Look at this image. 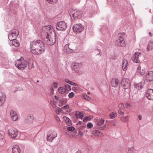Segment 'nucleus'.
Masks as SVG:
<instances>
[{
	"label": "nucleus",
	"mask_w": 153,
	"mask_h": 153,
	"mask_svg": "<svg viewBox=\"0 0 153 153\" xmlns=\"http://www.w3.org/2000/svg\"><path fill=\"white\" fill-rule=\"evenodd\" d=\"M30 51L35 55L42 53L45 51L44 45L40 40L32 41L30 43Z\"/></svg>",
	"instance_id": "1"
},
{
	"label": "nucleus",
	"mask_w": 153,
	"mask_h": 153,
	"mask_svg": "<svg viewBox=\"0 0 153 153\" xmlns=\"http://www.w3.org/2000/svg\"><path fill=\"white\" fill-rule=\"evenodd\" d=\"M125 33L123 32L119 33L115 42L116 45L118 46L124 47L126 46V43L124 40Z\"/></svg>",
	"instance_id": "2"
},
{
	"label": "nucleus",
	"mask_w": 153,
	"mask_h": 153,
	"mask_svg": "<svg viewBox=\"0 0 153 153\" xmlns=\"http://www.w3.org/2000/svg\"><path fill=\"white\" fill-rule=\"evenodd\" d=\"M15 65L18 69H23L27 67V63L23 57H21L15 61Z\"/></svg>",
	"instance_id": "3"
},
{
	"label": "nucleus",
	"mask_w": 153,
	"mask_h": 153,
	"mask_svg": "<svg viewBox=\"0 0 153 153\" xmlns=\"http://www.w3.org/2000/svg\"><path fill=\"white\" fill-rule=\"evenodd\" d=\"M8 135L11 138L15 139L18 136V132L15 128H11L8 130Z\"/></svg>",
	"instance_id": "4"
},
{
	"label": "nucleus",
	"mask_w": 153,
	"mask_h": 153,
	"mask_svg": "<svg viewBox=\"0 0 153 153\" xmlns=\"http://www.w3.org/2000/svg\"><path fill=\"white\" fill-rule=\"evenodd\" d=\"M48 39L47 40V44L49 45H53L56 41V36L55 33H53L51 35L47 36Z\"/></svg>",
	"instance_id": "5"
},
{
	"label": "nucleus",
	"mask_w": 153,
	"mask_h": 153,
	"mask_svg": "<svg viewBox=\"0 0 153 153\" xmlns=\"http://www.w3.org/2000/svg\"><path fill=\"white\" fill-rule=\"evenodd\" d=\"M42 30L43 33H45L47 34V36H49L53 33H54L53 30V27L50 25L43 27Z\"/></svg>",
	"instance_id": "6"
},
{
	"label": "nucleus",
	"mask_w": 153,
	"mask_h": 153,
	"mask_svg": "<svg viewBox=\"0 0 153 153\" xmlns=\"http://www.w3.org/2000/svg\"><path fill=\"white\" fill-rule=\"evenodd\" d=\"M71 90V86L68 85H66L65 86H62L58 88L59 92L62 94L68 93Z\"/></svg>",
	"instance_id": "7"
},
{
	"label": "nucleus",
	"mask_w": 153,
	"mask_h": 153,
	"mask_svg": "<svg viewBox=\"0 0 153 153\" xmlns=\"http://www.w3.org/2000/svg\"><path fill=\"white\" fill-rule=\"evenodd\" d=\"M56 27L58 30L63 31L67 28V24L64 22L60 21L56 25Z\"/></svg>",
	"instance_id": "8"
},
{
	"label": "nucleus",
	"mask_w": 153,
	"mask_h": 153,
	"mask_svg": "<svg viewBox=\"0 0 153 153\" xmlns=\"http://www.w3.org/2000/svg\"><path fill=\"white\" fill-rule=\"evenodd\" d=\"M74 31L76 33H79L83 30L84 27L80 24H75L73 27Z\"/></svg>",
	"instance_id": "9"
},
{
	"label": "nucleus",
	"mask_w": 153,
	"mask_h": 153,
	"mask_svg": "<svg viewBox=\"0 0 153 153\" xmlns=\"http://www.w3.org/2000/svg\"><path fill=\"white\" fill-rule=\"evenodd\" d=\"M70 14L72 18L76 19L81 14V12L77 10H71Z\"/></svg>",
	"instance_id": "10"
},
{
	"label": "nucleus",
	"mask_w": 153,
	"mask_h": 153,
	"mask_svg": "<svg viewBox=\"0 0 153 153\" xmlns=\"http://www.w3.org/2000/svg\"><path fill=\"white\" fill-rule=\"evenodd\" d=\"M19 35V31L17 30H15L10 33L8 35V38L9 40L13 41Z\"/></svg>",
	"instance_id": "11"
},
{
	"label": "nucleus",
	"mask_w": 153,
	"mask_h": 153,
	"mask_svg": "<svg viewBox=\"0 0 153 153\" xmlns=\"http://www.w3.org/2000/svg\"><path fill=\"white\" fill-rule=\"evenodd\" d=\"M141 56V54L139 52H136L132 56V61L135 63H138L140 61V58Z\"/></svg>",
	"instance_id": "12"
},
{
	"label": "nucleus",
	"mask_w": 153,
	"mask_h": 153,
	"mask_svg": "<svg viewBox=\"0 0 153 153\" xmlns=\"http://www.w3.org/2000/svg\"><path fill=\"white\" fill-rule=\"evenodd\" d=\"M57 136V133L55 132H53L48 134L47 137V141L51 142Z\"/></svg>",
	"instance_id": "13"
},
{
	"label": "nucleus",
	"mask_w": 153,
	"mask_h": 153,
	"mask_svg": "<svg viewBox=\"0 0 153 153\" xmlns=\"http://www.w3.org/2000/svg\"><path fill=\"white\" fill-rule=\"evenodd\" d=\"M145 79L147 82H151L153 80V71L147 72L145 75Z\"/></svg>",
	"instance_id": "14"
},
{
	"label": "nucleus",
	"mask_w": 153,
	"mask_h": 153,
	"mask_svg": "<svg viewBox=\"0 0 153 153\" xmlns=\"http://www.w3.org/2000/svg\"><path fill=\"white\" fill-rule=\"evenodd\" d=\"M105 120H104L102 118L97 119L96 122L97 126L99 128H101L102 129H104L105 128V126L102 127V126Z\"/></svg>",
	"instance_id": "15"
},
{
	"label": "nucleus",
	"mask_w": 153,
	"mask_h": 153,
	"mask_svg": "<svg viewBox=\"0 0 153 153\" xmlns=\"http://www.w3.org/2000/svg\"><path fill=\"white\" fill-rule=\"evenodd\" d=\"M122 85L125 89L129 88L130 85L129 80L126 79H123Z\"/></svg>",
	"instance_id": "16"
},
{
	"label": "nucleus",
	"mask_w": 153,
	"mask_h": 153,
	"mask_svg": "<svg viewBox=\"0 0 153 153\" xmlns=\"http://www.w3.org/2000/svg\"><path fill=\"white\" fill-rule=\"evenodd\" d=\"M146 97L149 100H153V89H149L147 90Z\"/></svg>",
	"instance_id": "17"
},
{
	"label": "nucleus",
	"mask_w": 153,
	"mask_h": 153,
	"mask_svg": "<svg viewBox=\"0 0 153 153\" xmlns=\"http://www.w3.org/2000/svg\"><path fill=\"white\" fill-rule=\"evenodd\" d=\"M10 115L12 120L13 121H16L18 120V117L16 112L11 110L10 111Z\"/></svg>",
	"instance_id": "18"
},
{
	"label": "nucleus",
	"mask_w": 153,
	"mask_h": 153,
	"mask_svg": "<svg viewBox=\"0 0 153 153\" xmlns=\"http://www.w3.org/2000/svg\"><path fill=\"white\" fill-rule=\"evenodd\" d=\"M137 72L138 74L143 75L145 73V70L144 68H142L141 65H139L137 67Z\"/></svg>",
	"instance_id": "19"
},
{
	"label": "nucleus",
	"mask_w": 153,
	"mask_h": 153,
	"mask_svg": "<svg viewBox=\"0 0 153 153\" xmlns=\"http://www.w3.org/2000/svg\"><path fill=\"white\" fill-rule=\"evenodd\" d=\"M111 84L112 86L116 87L119 84V82L117 79L114 78L111 80Z\"/></svg>",
	"instance_id": "20"
},
{
	"label": "nucleus",
	"mask_w": 153,
	"mask_h": 153,
	"mask_svg": "<svg viewBox=\"0 0 153 153\" xmlns=\"http://www.w3.org/2000/svg\"><path fill=\"white\" fill-rule=\"evenodd\" d=\"M20 149L19 146L17 145H14L12 148V153H19Z\"/></svg>",
	"instance_id": "21"
},
{
	"label": "nucleus",
	"mask_w": 153,
	"mask_h": 153,
	"mask_svg": "<svg viewBox=\"0 0 153 153\" xmlns=\"http://www.w3.org/2000/svg\"><path fill=\"white\" fill-rule=\"evenodd\" d=\"M92 134L95 136L98 137H101L103 136V134L100 131L97 130H94L92 132Z\"/></svg>",
	"instance_id": "22"
},
{
	"label": "nucleus",
	"mask_w": 153,
	"mask_h": 153,
	"mask_svg": "<svg viewBox=\"0 0 153 153\" xmlns=\"http://www.w3.org/2000/svg\"><path fill=\"white\" fill-rule=\"evenodd\" d=\"M128 65V61L127 60L123 59L122 62V67L123 70L124 71L126 70L127 67Z\"/></svg>",
	"instance_id": "23"
},
{
	"label": "nucleus",
	"mask_w": 153,
	"mask_h": 153,
	"mask_svg": "<svg viewBox=\"0 0 153 153\" xmlns=\"http://www.w3.org/2000/svg\"><path fill=\"white\" fill-rule=\"evenodd\" d=\"M147 51H149L153 49V42L150 41L149 42L147 47Z\"/></svg>",
	"instance_id": "24"
},
{
	"label": "nucleus",
	"mask_w": 153,
	"mask_h": 153,
	"mask_svg": "<svg viewBox=\"0 0 153 153\" xmlns=\"http://www.w3.org/2000/svg\"><path fill=\"white\" fill-rule=\"evenodd\" d=\"M75 115L77 118H79L82 119L83 116V114L78 111H76L75 112Z\"/></svg>",
	"instance_id": "25"
},
{
	"label": "nucleus",
	"mask_w": 153,
	"mask_h": 153,
	"mask_svg": "<svg viewBox=\"0 0 153 153\" xmlns=\"http://www.w3.org/2000/svg\"><path fill=\"white\" fill-rule=\"evenodd\" d=\"M28 67L30 69L33 68V61L32 59H30L28 61Z\"/></svg>",
	"instance_id": "26"
},
{
	"label": "nucleus",
	"mask_w": 153,
	"mask_h": 153,
	"mask_svg": "<svg viewBox=\"0 0 153 153\" xmlns=\"http://www.w3.org/2000/svg\"><path fill=\"white\" fill-rule=\"evenodd\" d=\"M64 120L65 121L66 124L68 126L71 125V122L70 120L66 116H64L63 117Z\"/></svg>",
	"instance_id": "27"
},
{
	"label": "nucleus",
	"mask_w": 153,
	"mask_h": 153,
	"mask_svg": "<svg viewBox=\"0 0 153 153\" xmlns=\"http://www.w3.org/2000/svg\"><path fill=\"white\" fill-rule=\"evenodd\" d=\"M12 43L13 45L16 47H18L20 45L19 41L16 39L12 41Z\"/></svg>",
	"instance_id": "28"
},
{
	"label": "nucleus",
	"mask_w": 153,
	"mask_h": 153,
	"mask_svg": "<svg viewBox=\"0 0 153 153\" xmlns=\"http://www.w3.org/2000/svg\"><path fill=\"white\" fill-rule=\"evenodd\" d=\"M128 116L121 117L120 118L121 121L125 122L127 123L128 121Z\"/></svg>",
	"instance_id": "29"
},
{
	"label": "nucleus",
	"mask_w": 153,
	"mask_h": 153,
	"mask_svg": "<svg viewBox=\"0 0 153 153\" xmlns=\"http://www.w3.org/2000/svg\"><path fill=\"white\" fill-rule=\"evenodd\" d=\"M135 87L137 90H139L142 89L143 88V85L142 83H140L136 84L135 85Z\"/></svg>",
	"instance_id": "30"
},
{
	"label": "nucleus",
	"mask_w": 153,
	"mask_h": 153,
	"mask_svg": "<svg viewBox=\"0 0 153 153\" xmlns=\"http://www.w3.org/2000/svg\"><path fill=\"white\" fill-rule=\"evenodd\" d=\"M65 81L66 82L68 83V84H70L72 85L77 86V84L72 82L67 79H65Z\"/></svg>",
	"instance_id": "31"
},
{
	"label": "nucleus",
	"mask_w": 153,
	"mask_h": 153,
	"mask_svg": "<svg viewBox=\"0 0 153 153\" xmlns=\"http://www.w3.org/2000/svg\"><path fill=\"white\" fill-rule=\"evenodd\" d=\"M117 116V113L115 112H113L109 114V117L111 119L114 118Z\"/></svg>",
	"instance_id": "32"
},
{
	"label": "nucleus",
	"mask_w": 153,
	"mask_h": 153,
	"mask_svg": "<svg viewBox=\"0 0 153 153\" xmlns=\"http://www.w3.org/2000/svg\"><path fill=\"white\" fill-rule=\"evenodd\" d=\"M68 48L69 53L72 52L74 51V48L71 45L69 44Z\"/></svg>",
	"instance_id": "33"
},
{
	"label": "nucleus",
	"mask_w": 153,
	"mask_h": 153,
	"mask_svg": "<svg viewBox=\"0 0 153 153\" xmlns=\"http://www.w3.org/2000/svg\"><path fill=\"white\" fill-rule=\"evenodd\" d=\"M69 44H67L64 48V50L65 52L69 53V51L68 48Z\"/></svg>",
	"instance_id": "34"
},
{
	"label": "nucleus",
	"mask_w": 153,
	"mask_h": 153,
	"mask_svg": "<svg viewBox=\"0 0 153 153\" xmlns=\"http://www.w3.org/2000/svg\"><path fill=\"white\" fill-rule=\"evenodd\" d=\"M118 107L120 109L124 110L125 109L124 105L123 103H120L118 105Z\"/></svg>",
	"instance_id": "35"
},
{
	"label": "nucleus",
	"mask_w": 153,
	"mask_h": 153,
	"mask_svg": "<svg viewBox=\"0 0 153 153\" xmlns=\"http://www.w3.org/2000/svg\"><path fill=\"white\" fill-rule=\"evenodd\" d=\"M66 102V101L65 100H63L61 101V103H60L58 105L59 106L61 107L63 105L65 104Z\"/></svg>",
	"instance_id": "36"
},
{
	"label": "nucleus",
	"mask_w": 153,
	"mask_h": 153,
	"mask_svg": "<svg viewBox=\"0 0 153 153\" xmlns=\"http://www.w3.org/2000/svg\"><path fill=\"white\" fill-rule=\"evenodd\" d=\"M6 97H0V103H3L5 101Z\"/></svg>",
	"instance_id": "37"
},
{
	"label": "nucleus",
	"mask_w": 153,
	"mask_h": 153,
	"mask_svg": "<svg viewBox=\"0 0 153 153\" xmlns=\"http://www.w3.org/2000/svg\"><path fill=\"white\" fill-rule=\"evenodd\" d=\"M124 107L125 108H129L131 107V105L129 103H125L124 104Z\"/></svg>",
	"instance_id": "38"
},
{
	"label": "nucleus",
	"mask_w": 153,
	"mask_h": 153,
	"mask_svg": "<svg viewBox=\"0 0 153 153\" xmlns=\"http://www.w3.org/2000/svg\"><path fill=\"white\" fill-rule=\"evenodd\" d=\"M75 129V128L73 126H69L67 128V130L70 131H73Z\"/></svg>",
	"instance_id": "39"
},
{
	"label": "nucleus",
	"mask_w": 153,
	"mask_h": 153,
	"mask_svg": "<svg viewBox=\"0 0 153 153\" xmlns=\"http://www.w3.org/2000/svg\"><path fill=\"white\" fill-rule=\"evenodd\" d=\"M75 96V94L74 92H71L69 94L68 96L70 98H72Z\"/></svg>",
	"instance_id": "40"
},
{
	"label": "nucleus",
	"mask_w": 153,
	"mask_h": 153,
	"mask_svg": "<svg viewBox=\"0 0 153 153\" xmlns=\"http://www.w3.org/2000/svg\"><path fill=\"white\" fill-rule=\"evenodd\" d=\"M83 98L87 100H90V97L87 95H85L83 96Z\"/></svg>",
	"instance_id": "41"
},
{
	"label": "nucleus",
	"mask_w": 153,
	"mask_h": 153,
	"mask_svg": "<svg viewBox=\"0 0 153 153\" xmlns=\"http://www.w3.org/2000/svg\"><path fill=\"white\" fill-rule=\"evenodd\" d=\"M69 106L68 105H66L62 107V108L64 109H65L67 110V111H68L67 110L69 109Z\"/></svg>",
	"instance_id": "42"
},
{
	"label": "nucleus",
	"mask_w": 153,
	"mask_h": 153,
	"mask_svg": "<svg viewBox=\"0 0 153 153\" xmlns=\"http://www.w3.org/2000/svg\"><path fill=\"white\" fill-rule=\"evenodd\" d=\"M61 109L59 108H58L55 110L56 113L58 114H59L61 111Z\"/></svg>",
	"instance_id": "43"
},
{
	"label": "nucleus",
	"mask_w": 153,
	"mask_h": 153,
	"mask_svg": "<svg viewBox=\"0 0 153 153\" xmlns=\"http://www.w3.org/2000/svg\"><path fill=\"white\" fill-rule=\"evenodd\" d=\"M47 1L49 3H52L56 2L57 0H47Z\"/></svg>",
	"instance_id": "44"
},
{
	"label": "nucleus",
	"mask_w": 153,
	"mask_h": 153,
	"mask_svg": "<svg viewBox=\"0 0 153 153\" xmlns=\"http://www.w3.org/2000/svg\"><path fill=\"white\" fill-rule=\"evenodd\" d=\"M118 113L120 115L123 116L124 115V113L121 111L120 109H119L118 111Z\"/></svg>",
	"instance_id": "45"
},
{
	"label": "nucleus",
	"mask_w": 153,
	"mask_h": 153,
	"mask_svg": "<svg viewBox=\"0 0 153 153\" xmlns=\"http://www.w3.org/2000/svg\"><path fill=\"white\" fill-rule=\"evenodd\" d=\"M88 128H90L93 127V125L92 123H88L87 124Z\"/></svg>",
	"instance_id": "46"
},
{
	"label": "nucleus",
	"mask_w": 153,
	"mask_h": 153,
	"mask_svg": "<svg viewBox=\"0 0 153 153\" xmlns=\"http://www.w3.org/2000/svg\"><path fill=\"white\" fill-rule=\"evenodd\" d=\"M50 104L52 106L53 108H55L56 107V105L52 101H51L50 102Z\"/></svg>",
	"instance_id": "47"
},
{
	"label": "nucleus",
	"mask_w": 153,
	"mask_h": 153,
	"mask_svg": "<svg viewBox=\"0 0 153 153\" xmlns=\"http://www.w3.org/2000/svg\"><path fill=\"white\" fill-rule=\"evenodd\" d=\"M72 90L76 93H78V91L77 90V88L76 87H73L72 88Z\"/></svg>",
	"instance_id": "48"
},
{
	"label": "nucleus",
	"mask_w": 153,
	"mask_h": 153,
	"mask_svg": "<svg viewBox=\"0 0 153 153\" xmlns=\"http://www.w3.org/2000/svg\"><path fill=\"white\" fill-rule=\"evenodd\" d=\"M6 97V96L4 93L0 92V97Z\"/></svg>",
	"instance_id": "49"
},
{
	"label": "nucleus",
	"mask_w": 153,
	"mask_h": 153,
	"mask_svg": "<svg viewBox=\"0 0 153 153\" xmlns=\"http://www.w3.org/2000/svg\"><path fill=\"white\" fill-rule=\"evenodd\" d=\"M58 83L56 82H54L53 84V86L54 88H56L57 87Z\"/></svg>",
	"instance_id": "50"
},
{
	"label": "nucleus",
	"mask_w": 153,
	"mask_h": 153,
	"mask_svg": "<svg viewBox=\"0 0 153 153\" xmlns=\"http://www.w3.org/2000/svg\"><path fill=\"white\" fill-rule=\"evenodd\" d=\"M97 51L98 52H99V53H97V55H100V56H101V53H101V50L100 49H97Z\"/></svg>",
	"instance_id": "51"
},
{
	"label": "nucleus",
	"mask_w": 153,
	"mask_h": 153,
	"mask_svg": "<svg viewBox=\"0 0 153 153\" xmlns=\"http://www.w3.org/2000/svg\"><path fill=\"white\" fill-rule=\"evenodd\" d=\"M78 65V63H76L75 65H74L73 68L75 69V68H77V66Z\"/></svg>",
	"instance_id": "52"
},
{
	"label": "nucleus",
	"mask_w": 153,
	"mask_h": 153,
	"mask_svg": "<svg viewBox=\"0 0 153 153\" xmlns=\"http://www.w3.org/2000/svg\"><path fill=\"white\" fill-rule=\"evenodd\" d=\"M56 120V121H57L58 122H59L60 121V120L59 119V118L57 116H56L55 117Z\"/></svg>",
	"instance_id": "53"
},
{
	"label": "nucleus",
	"mask_w": 153,
	"mask_h": 153,
	"mask_svg": "<svg viewBox=\"0 0 153 153\" xmlns=\"http://www.w3.org/2000/svg\"><path fill=\"white\" fill-rule=\"evenodd\" d=\"M55 99L57 101H59V98L57 96H55Z\"/></svg>",
	"instance_id": "54"
},
{
	"label": "nucleus",
	"mask_w": 153,
	"mask_h": 153,
	"mask_svg": "<svg viewBox=\"0 0 153 153\" xmlns=\"http://www.w3.org/2000/svg\"><path fill=\"white\" fill-rule=\"evenodd\" d=\"M88 117H86L84 119H83V121L84 122H86L87 121V120H88Z\"/></svg>",
	"instance_id": "55"
},
{
	"label": "nucleus",
	"mask_w": 153,
	"mask_h": 153,
	"mask_svg": "<svg viewBox=\"0 0 153 153\" xmlns=\"http://www.w3.org/2000/svg\"><path fill=\"white\" fill-rule=\"evenodd\" d=\"M138 118L139 120H141L142 119V116L141 115H139L138 116Z\"/></svg>",
	"instance_id": "56"
},
{
	"label": "nucleus",
	"mask_w": 153,
	"mask_h": 153,
	"mask_svg": "<svg viewBox=\"0 0 153 153\" xmlns=\"http://www.w3.org/2000/svg\"><path fill=\"white\" fill-rule=\"evenodd\" d=\"M33 117L30 116L28 118V120H29L30 119H33Z\"/></svg>",
	"instance_id": "57"
},
{
	"label": "nucleus",
	"mask_w": 153,
	"mask_h": 153,
	"mask_svg": "<svg viewBox=\"0 0 153 153\" xmlns=\"http://www.w3.org/2000/svg\"><path fill=\"white\" fill-rule=\"evenodd\" d=\"M76 153H82V152L80 151H78Z\"/></svg>",
	"instance_id": "58"
},
{
	"label": "nucleus",
	"mask_w": 153,
	"mask_h": 153,
	"mask_svg": "<svg viewBox=\"0 0 153 153\" xmlns=\"http://www.w3.org/2000/svg\"><path fill=\"white\" fill-rule=\"evenodd\" d=\"M113 125L114 126H116V124L115 123H114L113 124Z\"/></svg>",
	"instance_id": "59"
},
{
	"label": "nucleus",
	"mask_w": 153,
	"mask_h": 153,
	"mask_svg": "<svg viewBox=\"0 0 153 153\" xmlns=\"http://www.w3.org/2000/svg\"><path fill=\"white\" fill-rule=\"evenodd\" d=\"M149 34H150V36H151V32H149Z\"/></svg>",
	"instance_id": "60"
},
{
	"label": "nucleus",
	"mask_w": 153,
	"mask_h": 153,
	"mask_svg": "<svg viewBox=\"0 0 153 153\" xmlns=\"http://www.w3.org/2000/svg\"><path fill=\"white\" fill-rule=\"evenodd\" d=\"M82 134H82V133H81V134H80V135H82Z\"/></svg>",
	"instance_id": "61"
},
{
	"label": "nucleus",
	"mask_w": 153,
	"mask_h": 153,
	"mask_svg": "<svg viewBox=\"0 0 153 153\" xmlns=\"http://www.w3.org/2000/svg\"><path fill=\"white\" fill-rule=\"evenodd\" d=\"M87 94H90V93H89V92H88V93H87Z\"/></svg>",
	"instance_id": "62"
},
{
	"label": "nucleus",
	"mask_w": 153,
	"mask_h": 153,
	"mask_svg": "<svg viewBox=\"0 0 153 153\" xmlns=\"http://www.w3.org/2000/svg\"><path fill=\"white\" fill-rule=\"evenodd\" d=\"M30 122V123H32V121H31V122Z\"/></svg>",
	"instance_id": "63"
},
{
	"label": "nucleus",
	"mask_w": 153,
	"mask_h": 153,
	"mask_svg": "<svg viewBox=\"0 0 153 153\" xmlns=\"http://www.w3.org/2000/svg\"><path fill=\"white\" fill-rule=\"evenodd\" d=\"M51 153V152H50V153Z\"/></svg>",
	"instance_id": "64"
}]
</instances>
